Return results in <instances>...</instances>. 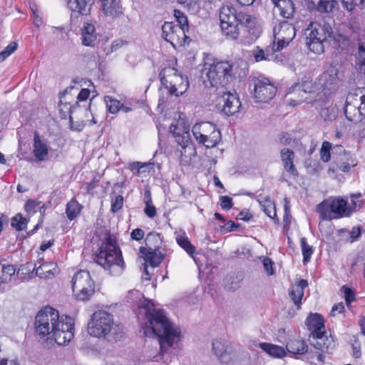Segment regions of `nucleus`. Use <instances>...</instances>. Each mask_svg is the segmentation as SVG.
<instances>
[{"label": "nucleus", "mask_w": 365, "mask_h": 365, "mask_svg": "<svg viewBox=\"0 0 365 365\" xmlns=\"http://www.w3.org/2000/svg\"><path fill=\"white\" fill-rule=\"evenodd\" d=\"M68 8L78 15L87 16L90 14L92 0H66Z\"/></svg>", "instance_id": "24"}, {"label": "nucleus", "mask_w": 365, "mask_h": 365, "mask_svg": "<svg viewBox=\"0 0 365 365\" xmlns=\"http://www.w3.org/2000/svg\"><path fill=\"white\" fill-rule=\"evenodd\" d=\"M342 6L344 9L349 12L353 11L356 7L360 9L364 3V0H341Z\"/></svg>", "instance_id": "48"}, {"label": "nucleus", "mask_w": 365, "mask_h": 365, "mask_svg": "<svg viewBox=\"0 0 365 365\" xmlns=\"http://www.w3.org/2000/svg\"><path fill=\"white\" fill-rule=\"evenodd\" d=\"M174 16L179 24L178 26L183 29V30H185V32L187 31L189 29V24L187 16L180 10H175Z\"/></svg>", "instance_id": "49"}, {"label": "nucleus", "mask_w": 365, "mask_h": 365, "mask_svg": "<svg viewBox=\"0 0 365 365\" xmlns=\"http://www.w3.org/2000/svg\"><path fill=\"white\" fill-rule=\"evenodd\" d=\"M317 86L313 83L312 80L309 77H304L301 82H298L294 84L289 88V93H302L307 94L308 93H312L316 91Z\"/></svg>", "instance_id": "27"}, {"label": "nucleus", "mask_w": 365, "mask_h": 365, "mask_svg": "<svg viewBox=\"0 0 365 365\" xmlns=\"http://www.w3.org/2000/svg\"><path fill=\"white\" fill-rule=\"evenodd\" d=\"M331 148V145L328 141H324L322 143L321 150H320V156L322 161L327 163L329 162L331 159V153L330 150Z\"/></svg>", "instance_id": "51"}, {"label": "nucleus", "mask_w": 365, "mask_h": 365, "mask_svg": "<svg viewBox=\"0 0 365 365\" xmlns=\"http://www.w3.org/2000/svg\"><path fill=\"white\" fill-rule=\"evenodd\" d=\"M279 143L283 145H290L292 141L291 135L287 133H283L279 138Z\"/></svg>", "instance_id": "64"}, {"label": "nucleus", "mask_w": 365, "mask_h": 365, "mask_svg": "<svg viewBox=\"0 0 365 365\" xmlns=\"http://www.w3.org/2000/svg\"><path fill=\"white\" fill-rule=\"evenodd\" d=\"M81 43L83 46L93 47L97 39V34L93 24L86 22L81 28Z\"/></svg>", "instance_id": "25"}, {"label": "nucleus", "mask_w": 365, "mask_h": 365, "mask_svg": "<svg viewBox=\"0 0 365 365\" xmlns=\"http://www.w3.org/2000/svg\"><path fill=\"white\" fill-rule=\"evenodd\" d=\"M349 94L354 96V101L358 103L359 101H360L359 106L365 113V88H357L354 93H350Z\"/></svg>", "instance_id": "50"}, {"label": "nucleus", "mask_w": 365, "mask_h": 365, "mask_svg": "<svg viewBox=\"0 0 365 365\" xmlns=\"http://www.w3.org/2000/svg\"><path fill=\"white\" fill-rule=\"evenodd\" d=\"M289 294L294 304L297 306V309H299L301 308L302 299L304 296V291L301 290L299 287H292L289 292Z\"/></svg>", "instance_id": "46"}, {"label": "nucleus", "mask_w": 365, "mask_h": 365, "mask_svg": "<svg viewBox=\"0 0 365 365\" xmlns=\"http://www.w3.org/2000/svg\"><path fill=\"white\" fill-rule=\"evenodd\" d=\"M104 15L111 19H115L123 14L120 0H99Z\"/></svg>", "instance_id": "21"}, {"label": "nucleus", "mask_w": 365, "mask_h": 365, "mask_svg": "<svg viewBox=\"0 0 365 365\" xmlns=\"http://www.w3.org/2000/svg\"><path fill=\"white\" fill-rule=\"evenodd\" d=\"M74 336V322L71 317L61 316V321L50 336L56 344L63 345L71 341Z\"/></svg>", "instance_id": "16"}, {"label": "nucleus", "mask_w": 365, "mask_h": 365, "mask_svg": "<svg viewBox=\"0 0 365 365\" xmlns=\"http://www.w3.org/2000/svg\"><path fill=\"white\" fill-rule=\"evenodd\" d=\"M225 285L229 290H235L240 287V281L234 279L232 277H227L225 279Z\"/></svg>", "instance_id": "57"}, {"label": "nucleus", "mask_w": 365, "mask_h": 365, "mask_svg": "<svg viewBox=\"0 0 365 365\" xmlns=\"http://www.w3.org/2000/svg\"><path fill=\"white\" fill-rule=\"evenodd\" d=\"M40 202L34 200H29L25 203L24 209L27 212L32 211L35 212V209L40 205Z\"/></svg>", "instance_id": "62"}, {"label": "nucleus", "mask_w": 365, "mask_h": 365, "mask_svg": "<svg viewBox=\"0 0 365 365\" xmlns=\"http://www.w3.org/2000/svg\"><path fill=\"white\" fill-rule=\"evenodd\" d=\"M258 202L262 207L264 212L272 219L274 222L278 223L279 219L277 215L275 204L269 198H265L264 200H258Z\"/></svg>", "instance_id": "34"}, {"label": "nucleus", "mask_w": 365, "mask_h": 365, "mask_svg": "<svg viewBox=\"0 0 365 365\" xmlns=\"http://www.w3.org/2000/svg\"><path fill=\"white\" fill-rule=\"evenodd\" d=\"M287 350L292 354H304L307 352L308 346L302 339H290L286 346Z\"/></svg>", "instance_id": "32"}, {"label": "nucleus", "mask_w": 365, "mask_h": 365, "mask_svg": "<svg viewBox=\"0 0 365 365\" xmlns=\"http://www.w3.org/2000/svg\"><path fill=\"white\" fill-rule=\"evenodd\" d=\"M317 211L323 220H330L349 217L353 209L347 205L346 200L340 197H330L318 205Z\"/></svg>", "instance_id": "9"}, {"label": "nucleus", "mask_w": 365, "mask_h": 365, "mask_svg": "<svg viewBox=\"0 0 365 365\" xmlns=\"http://www.w3.org/2000/svg\"><path fill=\"white\" fill-rule=\"evenodd\" d=\"M311 4L320 13H330L338 7L336 0H311Z\"/></svg>", "instance_id": "30"}, {"label": "nucleus", "mask_w": 365, "mask_h": 365, "mask_svg": "<svg viewBox=\"0 0 365 365\" xmlns=\"http://www.w3.org/2000/svg\"><path fill=\"white\" fill-rule=\"evenodd\" d=\"M71 282L77 299L85 301L93 294L95 285L89 272L79 270L73 277Z\"/></svg>", "instance_id": "12"}, {"label": "nucleus", "mask_w": 365, "mask_h": 365, "mask_svg": "<svg viewBox=\"0 0 365 365\" xmlns=\"http://www.w3.org/2000/svg\"><path fill=\"white\" fill-rule=\"evenodd\" d=\"M34 153L38 160H44L48 155L47 145L43 143L40 136L35 133L34 139Z\"/></svg>", "instance_id": "31"}, {"label": "nucleus", "mask_w": 365, "mask_h": 365, "mask_svg": "<svg viewBox=\"0 0 365 365\" xmlns=\"http://www.w3.org/2000/svg\"><path fill=\"white\" fill-rule=\"evenodd\" d=\"M161 83L171 96H179L186 92L189 81L174 67H166L161 70L160 74Z\"/></svg>", "instance_id": "8"}, {"label": "nucleus", "mask_w": 365, "mask_h": 365, "mask_svg": "<svg viewBox=\"0 0 365 365\" xmlns=\"http://www.w3.org/2000/svg\"><path fill=\"white\" fill-rule=\"evenodd\" d=\"M220 205H221L222 208L224 210H228L233 205L232 198L228 196H225V195L221 196L220 197Z\"/></svg>", "instance_id": "61"}, {"label": "nucleus", "mask_w": 365, "mask_h": 365, "mask_svg": "<svg viewBox=\"0 0 365 365\" xmlns=\"http://www.w3.org/2000/svg\"><path fill=\"white\" fill-rule=\"evenodd\" d=\"M123 205V197L122 195H118L114 199H112L111 208L112 212L115 213L120 210Z\"/></svg>", "instance_id": "56"}, {"label": "nucleus", "mask_w": 365, "mask_h": 365, "mask_svg": "<svg viewBox=\"0 0 365 365\" xmlns=\"http://www.w3.org/2000/svg\"><path fill=\"white\" fill-rule=\"evenodd\" d=\"M176 241L179 246L185 250L189 255L193 256V255L195 253V247L191 244L190 241L185 233L178 235L176 237Z\"/></svg>", "instance_id": "39"}, {"label": "nucleus", "mask_w": 365, "mask_h": 365, "mask_svg": "<svg viewBox=\"0 0 365 365\" xmlns=\"http://www.w3.org/2000/svg\"><path fill=\"white\" fill-rule=\"evenodd\" d=\"M339 233H347V237L346 242L352 243L359 240L361 235V230L360 227H354L351 231L346 229H341L339 230Z\"/></svg>", "instance_id": "45"}, {"label": "nucleus", "mask_w": 365, "mask_h": 365, "mask_svg": "<svg viewBox=\"0 0 365 365\" xmlns=\"http://www.w3.org/2000/svg\"><path fill=\"white\" fill-rule=\"evenodd\" d=\"M232 66L228 61L205 63L202 78L207 87L224 88L231 78Z\"/></svg>", "instance_id": "6"}, {"label": "nucleus", "mask_w": 365, "mask_h": 365, "mask_svg": "<svg viewBox=\"0 0 365 365\" xmlns=\"http://www.w3.org/2000/svg\"><path fill=\"white\" fill-rule=\"evenodd\" d=\"M296 35V29L293 24L287 21L279 23L274 27V42L272 51H278L291 42Z\"/></svg>", "instance_id": "15"}, {"label": "nucleus", "mask_w": 365, "mask_h": 365, "mask_svg": "<svg viewBox=\"0 0 365 365\" xmlns=\"http://www.w3.org/2000/svg\"><path fill=\"white\" fill-rule=\"evenodd\" d=\"M88 331L93 336L104 338L110 342L120 341L124 336L123 325L115 323L113 315L106 311L93 314L88 323Z\"/></svg>", "instance_id": "4"}, {"label": "nucleus", "mask_w": 365, "mask_h": 365, "mask_svg": "<svg viewBox=\"0 0 365 365\" xmlns=\"http://www.w3.org/2000/svg\"><path fill=\"white\" fill-rule=\"evenodd\" d=\"M360 197H361L360 193L351 195V204L353 206V207H351V208L353 209V212L354 210H356L357 209H360L363 205V203H364L363 201L361 200H359V198Z\"/></svg>", "instance_id": "60"}, {"label": "nucleus", "mask_w": 365, "mask_h": 365, "mask_svg": "<svg viewBox=\"0 0 365 365\" xmlns=\"http://www.w3.org/2000/svg\"><path fill=\"white\" fill-rule=\"evenodd\" d=\"M253 97L257 103H268L277 93V87L267 78L259 77L252 80Z\"/></svg>", "instance_id": "14"}, {"label": "nucleus", "mask_w": 365, "mask_h": 365, "mask_svg": "<svg viewBox=\"0 0 365 365\" xmlns=\"http://www.w3.org/2000/svg\"><path fill=\"white\" fill-rule=\"evenodd\" d=\"M170 132L176 139V142L182 148L187 146L190 138L188 130H180L178 125L172 124L170 127Z\"/></svg>", "instance_id": "29"}, {"label": "nucleus", "mask_w": 365, "mask_h": 365, "mask_svg": "<svg viewBox=\"0 0 365 365\" xmlns=\"http://www.w3.org/2000/svg\"><path fill=\"white\" fill-rule=\"evenodd\" d=\"M269 51L267 49V53L262 49H259V48L255 51V58L256 61H260L262 60H270V54L268 53Z\"/></svg>", "instance_id": "59"}, {"label": "nucleus", "mask_w": 365, "mask_h": 365, "mask_svg": "<svg viewBox=\"0 0 365 365\" xmlns=\"http://www.w3.org/2000/svg\"><path fill=\"white\" fill-rule=\"evenodd\" d=\"M140 250L145 255V261L150 264L153 269L158 267L164 259V255L161 253L160 249L146 250V252H144L143 248L140 247Z\"/></svg>", "instance_id": "33"}, {"label": "nucleus", "mask_w": 365, "mask_h": 365, "mask_svg": "<svg viewBox=\"0 0 365 365\" xmlns=\"http://www.w3.org/2000/svg\"><path fill=\"white\" fill-rule=\"evenodd\" d=\"M300 244L303 255V263L307 264L310 261L314 250L312 247L307 244V239L305 237H302L300 239Z\"/></svg>", "instance_id": "43"}, {"label": "nucleus", "mask_w": 365, "mask_h": 365, "mask_svg": "<svg viewBox=\"0 0 365 365\" xmlns=\"http://www.w3.org/2000/svg\"><path fill=\"white\" fill-rule=\"evenodd\" d=\"M305 167L310 173H317L322 170L320 163L317 160H308L305 161Z\"/></svg>", "instance_id": "54"}, {"label": "nucleus", "mask_w": 365, "mask_h": 365, "mask_svg": "<svg viewBox=\"0 0 365 365\" xmlns=\"http://www.w3.org/2000/svg\"><path fill=\"white\" fill-rule=\"evenodd\" d=\"M307 31L309 32L306 38L307 46L311 51L317 54L324 52V41L327 38H332L342 48L346 46L349 41V38L341 34H334L332 27L329 24H324L323 26L317 24L314 26L312 24V28Z\"/></svg>", "instance_id": "5"}, {"label": "nucleus", "mask_w": 365, "mask_h": 365, "mask_svg": "<svg viewBox=\"0 0 365 365\" xmlns=\"http://www.w3.org/2000/svg\"><path fill=\"white\" fill-rule=\"evenodd\" d=\"M219 17L222 34L227 40L239 39V25L245 28L248 34L244 40H241L244 43H252L261 33L255 17L246 13H237L236 9L231 4H224L220 8Z\"/></svg>", "instance_id": "2"}, {"label": "nucleus", "mask_w": 365, "mask_h": 365, "mask_svg": "<svg viewBox=\"0 0 365 365\" xmlns=\"http://www.w3.org/2000/svg\"><path fill=\"white\" fill-rule=\"evenodd\" d=\"M139 307L145 311L148 321L145 334L147 335L148 331H150L158 337L160 351L153 356L152 360L164 364L170 363L181 349L180 328L169 320L163 310L155 309L151 301L145 299Z\"/></svg>", "instance_id": "1"}, {"label": "nucleus", "mask_w": 365, "mask_h": 365, "mask_svg": "<svg viewBox=\"0 0 365 365\" xmlns=\"http://www.w3.org/2000/svg\"><path fill=\"white\" fill-rule=\"evenodd\" d=\"M180 4H183L189 10L195 12L199 9V0H177Z\"/></svg>", "instance_id": "55"}, {"label": "nucleus", "mask_w": 365, "mask_h": 365, "mask_svg": "<svg viewBox=\"0 0 365 365\" xmlns=\"http://www.w3.org/2000/svg\"><path fill=\"white\" fill-rule=\"evenodd\" d=\"M145 202V207L144 212L145 215L150 218H153L156 215V209L155 206L152 204L150 193L148 194Z\"/></svg>", "instance_id": "53"}, {"label": "nucleus", "mask_w": 365, "mask_h": 365, "mask_svg": "<svg viewBox=\"0 0 365 365\" xmlns=\"http://www.w3.org/2000/svg\"><path fill=\"white\" fill-rule=\"evenodd\" d=\"M276 6L282 16L286 19L292 17L294 13V4L291 0H281Z\"/></svg>", "instance_id": "35"}, {"label": "nucleus", "mask_w": 365, "mask_h": 365, "mask_svg": "<svg viewBox=\"0 0 365 365\" xmlns=\"http://www.w3.org/2000/svg\"><path fill=\"white\" fill-rule=\"evenodd\" d=\"M16 273V268L12 264H3L1 267V276L0 277L1 283H8L11 281L12 276Z\"/></svg>", "instance_id": "42"}, {"label": "nucleus", "mask_w": 365, "mask_h": 365, "mask_svg": "<svg viewBox=\"0 0 365 365\" xmlns=\"http://www.w3.org/2000/svg\"><path fill=\"white\" fill-rule=\"evenodd\" d=\"M34 269L36 274L43 279L53 278L59 272L57 264L53 262H44Z\"/></svg>", "instance_id": "26"}, {"label": "nucleus", "mask_w": 365, "mask_h": 365, "mask_svg": "<svg viewBox=\"0 0 365 365\" xmlns=\"http://www.w3.org/2000/svg\"><path fill=\"white\" fill-rule=\"evenodd\" d=\"M95 261L110 275L119 276L123 273L125 265L114 235L106 234L104 240L98 250Z\"/></svg>", "instance_id": "3"}, {"label": "nucleus", "mask_w": 365, "mask_h": 365, "mask_svg": "<svg viewBox=\"0 0 365 365\" xmlns=\"http://www.w3.org/2000/svg\"><path fill=\"white\" fill-rule=\"evenodd\" d=\"M259 346L272 356L282 358L285 355L284 349L279 346L269 343H260Z\"/></svg>", "instance_id": "38"}, {"label": "nucleus", "mask_w": 365, "mask_h": 365, "mask_svg": "<svg viewBox=\"0 0 365 365\" xmlns=\"http://www.w3.org/2000/svg\"><path fill=\"white\" fill-rule=\"evenodd\" d=\"M105 102L107 109L110 113L115 114L120 110L121 103L120 101L110 96H105Z\"/></svg>", "instance_id": "47"}, {"label": "nucleus", "mask_w": 365, "mask_h": 365, "mask_svg": "<svg viewBox=\"0 0 365 365\" xmlns=\"http://www.w3.org/2000/svg\"><path fill=\"white\" fill-rule=\"evenodd\" d=\"M212 352L221 364H228L233 361L232 349L224 341L214 340L212 342Z\"/></svg>", "instance_id": "19"}, {"label": "nucleus", "mask_w": 365, "mask_h": 365, "mask_svg": "<svg viewBox=\"0 0 365 365\" xmlns=\"http://www.w3.org/2000/svg\"><path fill=\"white\" fill-rule=\"evenodd\" d=\"M61 321L58 312L51 307H46L40 310L35 319V331L38 336L43 339L50 336L57 327V324Z\"/></svg>", "instance_id": "10"}, {"label": "nucleus", "mask_w": 365, "mask_h": 365, "mask_svg": "<svg viewBox=\"0 0 365 365\" xmlns=\"http://www.w3.org/2000/svg\"><path fill=\"white\" fill-rule=\"evenodd\" d=\"M192 135L199 144L207 148L217 146L221 140V133L217 126L210 122L195 123L192 128Z\"/></svg>", "instance_id": "11"}, {"label": "nucleus", "mask_w": 365, "mask_h": 365, "mask_svg": "<svg viewBox=\"0 0 365 365\" xmlns=\"http://www.w3.org/2000/svg\"><path fill=\"white\" fill-rule=\"evenodd\" d=\"M337 81L336 73L325 72L319 78L318 86L324 91V95L329 96L336 89Z\"/></svg>", "instance_id": "23"}, {"label": "nucleus", "mask_w": 365, "mask_h": 365, "mask_svg": "<svg viewBox=\"0 0 365 365\" xmlns=\"http://www.w3.org/2000/svg\"><path fill=\"white\" fill-rule=\"evenodd\" d=\"M59 108L62 118H66L68 117L71 123L73 122V114L76 113H81V111H78V108L76 104L71 105L68 103H63L61 101L59 103Z\"/></svg>", "instance_id": "37"}, {"label": "nucleus", "mask_w": 365, "mask_h": 365, "mask_svg": "<svg viewBox=\"0 0 365 365\" xmlns=\"http://www.w3.org/2000/svg\"><path fill=\"white\" fill-rule=\"evenodd\" d=\"M90 93L91 92L89 89L82 88L77 96V101L75 104L78 108V111H81V113H85L87 117H88V115H91L92 117V119L91 120V123H89V125H93L96 124L97 121L96 120L93 113L91 111V102L89 103V106L88 108L85 106L82 108L80 105V103L82 102H86L87 99L90 96Z\"/></svg>", "instance_id": "28"}, {"label": "nucleus", "mask_w": 365, "mask_h": 365, "mask_svg": "<svg viewBox=\"0 0 365 365\" xmlns=\"http://www.w3.org/2000/svg\"><path fill=\"white\" fill-rule=\"evenodd\" d=\"M28 220L22 216L21 214H16L11 218V225L18 231L26 229L28 224Z\"/></svg>", "instance_id": "44"}, {"label": "nucleus", "mask_w": 365, "mask_h": 365, "mask_svg": "<svg viewBox=\"0 0 365 365\" xmlns=\"http://www.w3.org/2000/svg\"><path fill=\"white\" fill-rule=\"evenodd\" d=\"M344 115L349 121L357 123L365 115L364 111L358 106V103L354 101V96L348 94L344 106Z\"/></svg>", "instance_id": "20"}, {"label": "nucleus", "mask_w": 365, "mask_h": 365, "mask_svg": "<svg viewBox=\"0 0 365 365\" xmlns=\"http://www.w3.org/2000/svg\"><path fill=\"white\" fill-rule=\"evenodd\" d=\"M82 206L76 199L70 200L66 205V213L70 220L75 219L81 210Z\"/></svg>", "instance_id": "40"}, {"label": "nucleus", "mask_w": 365, "mask_h": 365, "mask_svg": "<svg viewBox=\"0 0 365 365\" xmlns=\"http://www.w3.org/2000/svg\"><path fill=\"white\" fill-rule=\"evenodd\" d=\"M294 153L289 148H283L280 150V158L284 169L291 175L297 177L299 175L297 169L294 164Z\"/></svg>", "instance_id": "22"}, {"label": "nucleus", "mask_w": 365, "mask_h": 365, "mask_svg": "<svg viewBox=\"0 0 365 365\" xmlns=\"http://www.w3.org/2000/svg\"><path fill=\"white\" fill-rule=\"evenodd\" d=\"M162 37L173 46L185 43V30L173 22H165L162 26Z\"/></svg>", "instance_id": "18"}, {"label": "nucleus", "mask_w": 365, "mask_h": 365, "mask_svg": "<svg viewBox=\"0 0 365 365\" xmlns=\"http://www.w3.org/2000/svg\"><path fill=\"white\" fill-rule=\"evenodd\" d=\"M263 266L264 269L267 271V274L269 275H272L274 274L273 269V262L268 257H265L263 259Z\"/></svg>", "instance_id": "63"}, {"label": "nucleus", "mask_w": 365, "mask_h": 365, "mask_svg": "<svg viewBox=\"0 0 365 365\" xmlns=\"http://www.w3.org/2000/svg\"><path fill=\"white\" fill-rule=\"evenodd\" d=\"M349 25L351 31L350 38L356 40L358 44L356 66L359 72L365 76V31L361 29L355 18L349 19Z\"/></svg>", "instance_id": "13"}, {"label": "nucleus", "mask_w": 365, "mask_h": 365, "mask_svg": "<svg viewBox=\"0 0 365 365\" xmlns=\"http://www.w3.org/2000/svg\"><path fill=\"white\" fill-rule=\"evenodd\" d=\"M306 324L312 335V344L316 349L329 352L335 349L336 342L331 336L324 335V319L320 314H310L306 319Z\"/></svg>", "instance_id": "7"}, {"label": "nucleus", "mask_w": 365, "mask_h": 365, "mask_svg": "<svg viewBox=\"0 0 365 365\" xmlns=\"http://www.w3.org/2000/svg\"><path fill=\"white\" fill-rule=\"evenodd\" d=\"M338 113V110L336 106L331 105L328 107L323 108L320 110L321 117L327 121L334 120Z\"/></svg>", "instance_id": "41"}, {"label": "nucleus", "mask_w": 365, "mask_h": 365, "mask_svg": "<svg viewBox=\"0 0 365 365\" xmlns=\"http://www.w3.org/2000/svg\"><path fill=\"white\" fill-rule=\"evenodd\" d=\"M17 48L16 42H11L2 51L0 52V63L13 53Z\"/></svg>", "instance_id": "52"}, {"label": "nucleus", "mask_w": 365, "mask_h": 365, "mask_svg": "<svg viewBox=\"0 0 365 365\" xmlns=\"http://www.w3.org/2000/svg\"><path fill=\"white\" fill-rule=\"evenodd\" d=\"M341 289L344 290V298L347 305L355 301V294L352 289L345 286H343Z\"/></svg>", "instance_id": "58"}, {"label": "nucleus", "mask_w": 365, "mask_h": 365, "mask_svg": "<svg viewBox=\"0 0 365 365\" xmlns=\"http://www.w3.org/2000/svg\"><path fill=\"white\" fill-rule=\"evenodd\" d=\"M222 95L217 100V108L227 116L239 112L241 103L236 93L222 91Z\"/></svg>", "instance_id": "17"}, {"label": "nucleus", "mask_w": 365, "mask_h": 365, "mask_svg": "<svg viewBox=\"0 0 365 365\" xmlns=\"http://www.w3.org/2000/svg\"><path fill=\"white\" fill-rule=\"evenodd\" d=\"M145 245L147 248L143 250H159L162 245L160 235L157 232H150L145 237Z\"/></svg>", "instance_id": "36"}]
</instances>
